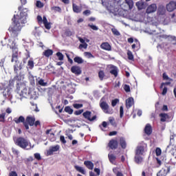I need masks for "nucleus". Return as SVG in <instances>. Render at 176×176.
<instances>
[{"mask_svg": "<svg viewBox=\"0 0 176 176\" xmlns=\"http://www.w3.org/2000/svg\"><path fill=\"white\" fill-rule=\"evenodd\" d=\"M160 117L161 118L160 122H166V120L168 119V116L166 113H161L160 114Z\"/></svg>", "mask_w": 176, "mask_h": 176, "instance_id": "bb28decb", "label": "nucleus"}, {"mask_svg": "<svg viewBox=\"0 0 176 176\" xmlns=\"http://www.w3.org/2000/svg\"><path fill=\"white\" fill-rule=\"evenodd\" d=\"M111 32H113V35H116V36H119L120 35V32H119L116 28H112Z\"/></svg>", "mask_w": 176, "mask_h": 176, "instance_id": "37998d69", "label": "nucleus"}, {"mask_svg": "<svg viewBox=\"0 0 176 176\" xmlns=\"http://www.w3.org/2000/svg\"><path fill=\"white\" fill-rule=\"evenodd\" d=\"M124 113V111L123 110V106L120 107V118H123V115Z\"/></svg>", "mask_w": 176, "mask_h": 176, "instance_id": "bf43d9fd", "label": "nucleus"}, {"mask_svg": "<svg viewBox=\"0 0 176 176\" xmlns=\"http://www.w3.org/2000/svg\"><path fill=\"white\" fill-rule=\"evenodd\" d=\"M156 10H157V6L156 3H153L147 7L146 13H147V14H151V13H155Z\"/></svg>", "mask_w": 176, "mask_h": 176, "instance_id": "9d476101", "label": "nucleus"}, {"mask_svg": "<svg viewBox=\"0 0 176 176\" xmlns=\"http://www.w3.org/2000/svg\"><path fill=\"white\" fill-rule=\"evenodd\" d=\"M170 36L171 35L161 34L160 35V39H166L169 42Z\"/></svg>", "mask_w": 176, "mask_h": 176, "instance_id": "e433bc0d", "label": "nucleus"}, {"mask_svg": "<svg viewBox=\"0 0 176 176\" xmlns=\"http://www.w3.org/2000/svg\"><path fill=\"white\" fill-rule=\"evenodd\" d=\"M157 160V168H159L162 166V161L159 158H156Z\"/></svg>", "mask_w": 176, "mask_h": 176, "instance_id": "338daca9", "label": "nucleus"}, {"mask_svg": "<svg viewBox=\"0 0 176 176\" xmlns=\"http://www.w3.org/2000/svg\"><path fill=\"white\" fill-rule=\"evenodd\" d=\"M45 28L46 30H50L52 28V25H50V23L47 22V23H44Z\"/></svg>", "mask_w": 176, "mask_h": 176, "instance_id": "69168bd1", "label": "nucleus"}, {"mask_svg": "<svg viewBox=\"0 0 176 176\" xmlns=\"http://www.w3.org/2000/svg\"><path fill=\"white\" fill-rule=\"evenodd\" d=\"M28 10L27 8H23L22 11L20 12V16L14 15L12 21H13L12 25L8 28V31L11 33V35L14 38H16L19 36V32L21 31V23H24L21 21V19L27 15V12Z\"/></svg>", "mask_w": 176, "mask_h": 176, "instance_id": "f257e3e1", "label": "nucleus"}, {"mask_svg": "<svg viewBox=\"0 0 176 176\" xmlns=\"http://www.w3.org/2000/svg\"><path fill=\"white\" fill-rule=\"evenodd\" d=\"M34 159H36V160H42V157H41V154L36 153H34Z\"/></svg>", "mask_w": 176, "mask_h": 176, "instance_id": "603ef678", "label": "nucleus"}, {"mask_svg": "<svg viewBox=\"0 0 176 176\" xmlns=\"http://www.w3.org/2000/svg\"><path fill=\"white\" fill-rule=\"evenodd\" d=\"M134 105V98H129L126 100V108H131Z\"/></svg>", "mask_w": 176, "mask_h": 176, "instance_id": "412c9836", "label": "nucleus"}, {"mask_svg": "<svg viewBox=\"0 0 176 176\" xmlns=\"http://www.w3.org/2000/svg\"><path fill=\"white\" fill-rule=\"evenodd\" d=\"M168 173H170V166H165L157 173V176H166Z\"/></svg>", "mask_w": 176, "mask_h": 176, "instance_id": "9b49d317", "label": "nucleus"}, {"mask_svg": "<svg viewBox=\"0 0 176 176\" xmlns=\"http://www.w3.org/2000/svg\"><path fill=\"white\" fill-rule=\"evenodd\" d=\"M176 9V1H170L166 5V10L168 12H173Z\"/></svg>", "mask_w": 176, "mask_h": 176, "instance_id": "4468645a", "label": "nucleus"}, {"mask_svg": "<svg viewBox=\"0 0 176 176\" xmlns=\"http://www.w3.org/2000/svg\"><path fill=\"white\" fill-rule=\"evenodd\" d=\"M83 118L86 119L87 120H89V122H93L97 119V116H94L91 118V111H86L82 113Z\"/></svg>", "mask_w": 176, "mask_h": 176, "instance_id": "6e6552de", "label": "nucleus"}, {"mask_svg": "<svg viewBox=\"0 0 176 176\" xmlns=\"http://www.w3.org/2000/svg\"><path fill=\"white\" fill-rule=\"evenodd\" d=\"M13 122H14L16 124H19V123H23L24 126V123H25V118L24 116H21L19 118H14L13 119Z\"/></svg>", "mask_w": 176, "mask_h": 176, "instance_id": "a211bd4d", "label": "nucleus"}, {"mask_svg": "<svg viewBox=\"0 0 176 176\" xmlns=\"http://www.w3.org/2000/svg\"><path fill=\"white\" fill-rule=\"evenodd\" d=\"M124 90L126 91V93H130V86L128 85H124Z\"/></svg>", "mask_w": 176, "mask_h": 176, "instance_id": "13d9d810", "label": "nucleus"}, {"mask_svg": "<svg viewBox=\"0 0 176 176\" xmlns=\"http://www.w3.org/2000/svg\"><path fill=\"white\" fill-rule=\"evenodd\" d=\"M28 58H30V54H27L26 58H24L23 59V64H25L27 63V60H28Z\"/></svg>", "mask_w": 176, "mask_h": 176, "instance_id": "774afa93", "label": "nucleus"}, {"mask_svg": "<svg viewBox=\"0 0 176 176\" xmlns=\"http://www.w3.org/2000/svg\"><path fill=\"white\" fill-rule=\"evenodd\" d=\"M14 74H18L19 71H21L23 69V66L21 62H19V60H14Z\"/></svg>", "mask_w": 176, "mask_h": 176, "instance_id": "1a4fd4ad", "label": "nucleus"}, {"mask_svg": "<svg viewBox=\"0 0 176 176\" xmlns=\"http://www.w3.org/2000/svg\"><path fill=\"white\" fill-rule=\"evenodd\" d=\"M98 78L100 80H104V78H105V72L104 70H100L98 72Z\"/></svg>", "mask_w": 176, "mask_h": 176, "instance_id": "7c9ffc66", "label": "nucleus"}, {"mask_svg": "<svg viewBox=\"0 0 176 176\" xmlns=\"http://www.w3.org/2000/svg\"><path fill=\"white\" fill-rule=\"evenodd\" d=\"M99 105L104 113L107 115H112V113H113V109H111L109 107V104H108L107 102L104 101L102 99L100 100Z\"/></svg>", "mask_w": 176, "mask_h": 176, "instance_id": "7ed1b4c3", "label": "nucleus"}, {"mask_svg": "<svg viewBox=\"0 0 176 176\" xmlns=\"http://www.w3.org/2000/svg\"><path fill=\"white\" fill-rule=\"evenodd\" d=\"M21 6L18 8V10H19V12L22 10L23 6H24V5L27 3V0H21Z\"/></svg>", "mask_w": 176, "mask_h": 176, "instance_id": "49530a36", "label": "nucleus"}, {"mask_svg": "<svg viewBox=\"0 0 176 176\" xmlns=\"http://www.w3.org/2000/svg\"><path fill=\"white\" fill-rule=\"evenodd\" d=\"M119 102V99L116 98L111 101V106L112 107H116V104Z\"/></svg>", "mask_w": 176, "mask_h": 176, "instance_id": "3c124183", "label": "nucleus"}, {"mask_svg": "<svg viewBox=\"0 0 176 176\" xmlns=\"http://www.w3.org/2000/svg\"><path fill=\"white\" fill-rule=\"evenodd\" d=\"M16 75L14 77L13 81L14 82H21V79H23V76H21V74L17 73Z\"/></svg>", "mask_w": 176, "mask_h": 176, "instance_id": "c85d7f7f", "label": "nucleus"}, {"mask_svg": "<svg viewBox=\"0 0 176 176\" xmlns=\"http://www.w3.org/2000/svg\"><path fill=\"white\" fill-rule=\"evenodd\" d=\"M12 152L14 155H16V156H18L19 152V150L14 148H12Z\"/></svg>", "mask_w": 176, "mask_h": 176, "instance_id": "0e129e2a", "label": "nucleus"}, {"mask_svg": "<svg viewBox=\"0 0 176 176\" xmlns=\"http://www.w3.org/2000/svg\"><path fill=\"white\" fill-rule=\"evenodd\" d=\"M60 141L62 144H67V140H65V138L63 135H60Z\"/></svg>", "mask_w": 176, "mask_h": 176, "instance_id": "e2e57ef3", "label": "nucleus"}, {"mask_svg": "<svg viewBox=\"0 0 176 176\" xmlns=\"http://www.w3.org/2000/svg\"><path fill=\"white\" fill-rule=\"evenodd\" d=\"M51 10H54V12H61V8L58 6L52 7Z\"/></svg>", "mask_w": 176, "mask_h": 176, "instance_id": "09e8293b", "label": "nucleus"}, {"mask_svg": "<svg viewBox=\"0 0 176 176\" xmlns=\"http://www.w3.org/2000/svg\"><path fill=\"white\" fill-rule=\"evenodd\" d=\"M16 90L21 97H27L28 96L32 97L31 89H28L27 87H25V85L20 82L16 83Z\"/></svg>", "mask_w": 176, "mask_h": 176, "instance_id": "f03ea898", "label": "nucleus"}, {"mask_svg": "<svg viewBox=\"0 0 176 176\" xmlns=\"http://www.w3.org/2000/svg\"><path fill=\"white\" fill-rule=\"evenodd\" d=\"M53 50H45L43 52V56H45V57H47V58H49V57L50 56H53Z\"/></svg>", "mask_w": 176, "mask_h": 176, "instance_id": "5701e85b", "label": "nucleus"}, {"mask_svg": "<svg viewBox=\"0 0 176 176\" xmlns=\"http://www.w3.org/2000/svg\"><path fill=\"white\" fill-rule=\"evenodd\" d=\"M118 145L119 143L118 142V140L114 139L111 140L108 144V146L110 149H118Z\"/></svg>", "mask_w": 176, "mask_h": 176, "instance_id": "f8f14e48", "label": "nucleus"}, {"mask_svg": "<svg viewBox=\"0 0 176 176\" xmlns=\"http://www.w3.org/2000/svg\"><path fill=\"white\" fill-rule=\"evenodd\" d=\"M74 63H77V64H83V59L79 56H76L74 58Z\"/></svg>", "mask_w": 176, "mask_h": 176, "instance_id": "72a5a7b5", "label": "nucleus"}, {"mask_svg": "<svg viewBox=\"0 0 176 176\" xmlns=\"http://www.w3.org/2000/svg\"><path fill=\"white\" fill-rule=\"evenodd\" d=\"M169 42H170V43H172V45H176V36L170 35V37L169 38Z\"/></svg>", "mask_w": 176, "mask_h": 176, "instance_id": "4c0bfd02", "label": "nucleus"}, {"mask_svg": "<svg viewBox=\"0 0 176 176\" xmlns=\"http://www.w3.org/2000/svg\"><path fill=\"white\" fill-rule=\"evenodd\" d=\"M155 153H156V156H160L162 155V149L157 147L155 149Z\"/></svg>", "mask_w": 176, "mask_h": 176, "instance_id": "864d4df0", "label": "nucleus"}, {"mask_svg": "<svg viewBox=\"0 0 176 176\" xmlns=\"http://www.w3.org/2000/svg\"><path fill=\"white\" fill-rule=\"evenodd\" d=\"M71 72L75 75H80L82 74V69L79 66L74 65L71 67Z\"/></svg>", "mask_w": 176, "mask_h": 176, "instance_id": "ddd939ff", "label": "nucleus"}, {"mask_svg": "<svg viewBox=\"0 0 176 176\" xmlns=\"http://www.w3.org/2000/svg\"><path fill=\"white\" fill-rule=\"evenodd\" d=\"M119 142L122 149H126V148H127V142H126V139L124 138H120Z\"/></svg>", "mask_w": 176, "mask_h": 176, "instance_id": "aec40b11", "label": "nucleus"}, {"mask_svg": "<svg viewBox=\"0 0 176 176\" xmlns=\"http://www.w3.org/2000/svg\"><path fill=\"white\" fill-rule=\"evenodd\" d=\"M110 74L111 75H113L115 78H117L118 74H119V69H118V67L115 65H111L110 67Z\"/></svg>", "mask_w": 176, "mask_h": 176, "instance_id": "dca6fc26", "label": "nucleus"}, {"mask_svg": "<svg viewBox=\"0 0 176 176\" xmlns=\"http://www.w3.org/2000/svg\"><path fill=\"white\" fill-rule=\"evenodd\" d=\"M113 172L114 173V174L116 175V176H124L123 175V173L118 170V168H113Z\"/></svg>", "mask_w": 176, "mask_h": 176, "instance_id": "f704fd0d", "label": "nucleus"}, {"mask_svg": "<svg viewBox=\"0 0 176 176\" xmlns=\"http://www.w3.org/2000/svg\"><path fill=\"white\" fill-rule=\"evenodd\" d=\"M83 111H84L83 109L77 110L74 111V115H76V116L79 115H82V113H83Z\"/></svg>", "mask_w": 176, "mask_h": 176, "instance_id": "052dcab7", "label": "nucleus"}, {"mask_svg": "<svg viewBox=\"0 0 176 176\" xmlns=\"http://www.w3.org/2000/svg\"><path fill=\"white\" fill-rule=\"evenodd\" d=\"M36 8H38L39 9H42L45 6V4L42 3L41 1H37L36 3Z\"/></svg>", "mask_w": 176, "mask_h": 176, "instance_id": "ea45409f", "label": "nucleus"}, {"mask_svg": "<svg viewBox=\"0 0 176 176\" xmlns=\"http://www.w3.org/2000/svg\"><path fill=\"white\" fill-rule=\"evenodd\" d=\"M134 161L136 164H141L144 162V157L141 155L135 154Z\"/></svg>", "mask_w": 176, "mask_h": 176, "instance_id": "f3484780", "label": "nucleus"}, {"mask_svg": "<svg viewBox=\"0 0 176 176\" xmlns=\"http://www.w3.org/2000/svg\"><path fill=\"white\" fill-rule=\"evenodd\" d=\"M108 157L110 163H112V164H113V163H115V161L116 160V156L113 154H109Z\"/></svg>", "mask_w": 176, "mask_h": 176, "instance_id": "c756f323", "label": "nucleus"}, {"mask_svg": "<svg viewBox=\"0 0 176 176\" xmlns=\"http://www.w3.org/2000/svg\"><path fill=\"white\" fill-rule=\"evenodd\" d=\"M65 111H66L67 113H69V115H72V113H74V109H72L69 106L65 108Z\"/></svg>", "mask_w": 176, "mask_h": 176, "instance_id": "c9c22d12", "label": "nucleus"}, {"mask_svg": "<svg viewBox=\"0 0 176 176\" xmlns=\"http://www.w3.org/2000/svg\"><path fill=\"white\" fill-rule=\"evenodd\" d=\"M56 56L58 57L59 61H63V60H64V55L60 52L56 53Z\"/></svg>", "mask_w": 176, "mask_h": 176, "instance_id": "a19ab883", "label": "nucleus"}, {"mask_svg": "<svg viewBox=\"0 0 176 176\" xmlns=\"http://www.w3.org/2000/svg\"><path fill=\"white\" fill-rule=\"evenodd\" d=\"M34 123H35L34 116H27L24 122V127L25 130H30V127H32Z\"/></svg>", "mask_w": 176, "mask_h": 176, "instance_id": "39448f33", "label": "nucleus"}, {"mask_svg": "<svg viewBox=\"0 0 176 176\" xmlns=\"http://www.w3.org/2000/svg\"><path fill=\"white\" fill-rule=\"evenodd\" d=\"M84 164L89 170H93L94 168V164L91 161H85Z\"/></svg>", "mask_w": 176, "mask_h": 176, "instance_id": "b1692460", "label": "nucleus"}, {"mask_svg": "<svg viewBox=\"0 0 176 176\" xmlns=\"http://www.w3.org/2000/svg\"><path fill=\"white\" fill-rule=\"evenodd\" d=\"M88 27L91 28V30H93L94 31H98V27L94 25L88 24Z\"/></svg>", "mask_w": 176, "mask_h": 176, "instance_id": "5fc2aeb1", "label": "nucleus"}, {"mask_svg": "<svg viewBox=\"0 0 176 176\" xmlns=\"http://www.w3.org/2000/svg\"><path fill=\"white\" fill-rule=\"evenodd\" d=\"M38 85H40V86H46L47 85V83L45 82V80L43 79H41L38 81Z\"/></svg>", "mask_w": 176, "mask_h": 176, "instance_id": "680f3d73", "label": "nucleus"}, {"mask_svg": "<svg viewBox=\"0 0 176 176\" xmlns=\"http://www.w3.org/2000/svg\"><path fill=\"white\" fill-rule=\"evenodd\" d=\"M144 133L146 135H151L152 134V126L150 124H147L144 128Z\"/></svg>", "mask_w": 176, "mask_h": 176, "instance_id": "4be33fe9", "label": "nucleus"}, {"mask_svg": "<svg viewBox=\"0 0 176 176\" xmlns=\"http://www.w3.org/2000/svg\"><path fill=\"white\" fill-rule=\"evenodd\" d=\"M65 35L66 36H72L73 35V33L71 30H67L65 32Z\"/></svg>", "mask_w": 176, "mask_h": 176, "instance_id": "8fccbe9b", "label": "nucleus"}, {"mask_svg": "<svg viewBox=\"0 0 176 176\" xmlns=\"http://www.w3.org/2000/svg\"><path fill=\"white\" fill-rule=\"evenodd\" d=\"M127 56H128V58L131 61L134 60V55H133V52H131V51L130 50L127 51Z\"/></svg>", "mask_w": 176, "mask_h": 176, "instance_id": "58836bf2", "label": "nucleus"}, {"mask_svg": "<svg viewBox=\"0 0 176 176\" xmlns=\"http://www.w3.org/2000/svg\"><path fill=\"white\" fill-rule=\"evenodd\" d=\"M78 48L79 49H87V43H83L82 44H80Z\"/></svg>", "mask_w": 176, "mask_h": 176, "instance_id": "6e6d98bb", "label": "nucleus"}, {"mask_svg": "<svg viewBox=\"0 0 176 176\" xmlns=\"http://www.w3.org/2000/svg\"><path fill=\"white\" fill-rule=\"evenodd\" d=\"M82 14L84 16H90V14H91V11H90V10H86L83 11Z\"/></svg>", "mask_w": 176, "mask_h": 176, "instance_id": "4d7b16f0", "label": "nucleus"}, {"mask_svg": "<svg viewBox=\"0 0 176 176\" xmlns=\"http://www.w3.org/2000/svg\"><path fill=\"white\" fill-rule=\"evenodd\" d=\"M10 49H12L11 63H14L16 60H19V49H17L16 45L10 47Z\"/></svg>", "mask_w": 176, "mask_h": 176, "instance_id": "0eeeda50", "label": "nucleus"}, {"mask_svg": "<svg viewBox=\"0 0 176 176\" xmlns=\"http://www.w3.org/2000/svg\"><path fill=\"white\" fill-rule=\"evenodd\" d=\"M135 5L138 10H142V9H145V3L144 1H138Z\"/></svg>", "mask_w": 176, "mask_h": 176, "instance_id": "393cba45", "label": "nucleus"}, {"mask_svg": "<svg viewBox=\"0 0 176 176\" xmlns=\"http://www.w3.org/2000/svg\"><path fill=\"white\" fill-rule=\"evenodd\" d=\"M16 145L19 148H22V149H27L30 146V142L25 138L19 137L16 140Z\"/></svg>", "mask_w": 176, "mask_h": 176, "instance_id": "20e7f679", "label": "nucleus"}, {"mask_svg": "<svg viewBox=\"0 0 176 176\" xmlns=\"http://www.w3.org/2000/svg\"><path fill=\"white\" fill-rule=\"evenodd\" d=\"M72 8H73V12H74V13H80V12H82V8H80L79 6H77L75 3L72 4Z\"/></svg>", "mask_w": 176, "mask_h": 176, "instance_id": "a878e982", "label": "nucleus"}, {"mask_svg": "<svg viewBox=\"0 0 176 176\" xmlns=\"http://www.w3.org/2000/svg\"><path fill=\"white\" fill-rule=\"evenodd\" d=\"M6 116V113H2L0 114V122L3 123L5 122V116Z\"/></svg>", "mask_w": 176, "mask_h": 176, "instance_id": "de8ad7c7", "label": "nucleus"}, {"mask_svg": "<svg viewBox=\"0 0 176 176\" xmlns=\"http://www.w3.org/2000/svg\"><path fill=\"white\" fill-rule=\"evenodd\" d=\"M28 67L30 69H32L34 68V60H30L28 62Z\"/></svg>", "mask_w": 176, "mask_h": 176, "instance_id": "79ce46f5", "label": "nucleus"}, {"mask_svg": "<svg viewBox=\"0 0 176 176\" xmlns=\"http://www.w3.org/2000/svg\"><path fill=\"white\" fill-rule=\"evenodd\" d=\"M73 107L75 109H80V108H83V104L74 103Z\"/></svg>", "mask_w": 176, "mask_h": 176, "instance_id": "c03bdc74", "label": "nucleus"}, {"mask_svg": "<svg viewBox=\"0 0 176 176\" xmlns=\"http://www.w3.org/2000/svg\"><path fill=\"white\" fill-rule=\"evenodd\" d=\"M60 149L59 145H56L54 146H52L50 148V149L47 151V153L48 155L52 156L54 152H57Z\"/></svg>", "mask_w": 176, "mask_h": 176, "instance_id": "2eb2a0df", "label": "nucleus"}, {"mask_svg": "<svg viewBox=\"0 0 176 176\" xmlns=\"http://www.w3.org/2000/svg\"><path fill=\"white\" fill-rule=\"evenodd\" d=\"M74 168L76 170V171H78V173H80L81 174H83V175H86V170L82 168V166H74Z\"/></svg>", "mask_w": 176, "mask_h": 176, "instance_id": "cd10ccee", "label": "nucleus"}, {"mask_svg": "<svg viewBox=\"0 0 176 176\" xmlns=\"http://www.w3.org/2000/svg\"><path fill=\"white\" fill-rule=\"evenodd\" d=\"M174 138H175V135H170V143H169V145L167 146V148H170V146H171V145L173 146H174V142H175V140Z\"/></svg>", "mask_w": 176, "mask_h": 176, "instance_id": "2f4dec72", "label": "nucleus"}, {"mask_svg": "<svg viewBox=\"0 0 176 176\" xmlns=\"http://www.w3.org/2000/svg\"><path fill=\"white\" fill-rule=\"evenodd\" d=\"M146 144L145 142H142L139 144V145L137 146L135 155H143L144 153H145V150L146 149Z\"/></svg>", "mask_w": 176, "mask_h": 176, "instance_id": "423d86ee", "label": "nucleus"}, {"mask_svg": "<svg viewBox=\"0 0 176 176\" xmlns=\"http://www.w3.org/2000/svg\"><path fill=\"white\" fill-rule=\"evenodd\" d=\"M126 3L128 5L130 10L133 9L134 6V1L133 0H124Z\"/></svg>", "mask_w": 176, "mask_h": 176, "instance_id": "473e14b6", "label": "nucleus"}, {"mask_svg": "<svg viewBox=\"0 0 176 176\" xmlns=\"http://www.w3.org/2000/svg\"><path fill=\"white\" fill-rule=\"evenodd\" d=\"M100 47L103 50H107V52H111V50H112V47H111V45H109L108 42L102 43L100 45Z\"/></svg>", "mask_w": 176, "mask_h": 176, "instance_id": "6ab92c4d", "label": "nucleus"}, {"mask_svg": "<svg viewBox=\"0 0 176 176\" xmlns=\"http://www.w3.org/2000/svg\"><path fill=\"white\" fill-rule=\"evenodd\" d=\"M109 121V123L111 124V126H113L114 127H116V122L115 121V118H110Z\"/></svg>", "mask_w": 176, "mask_h": 176, "instance_id": "a18cd8bd", "label": "nucleus"}]
</instances>
